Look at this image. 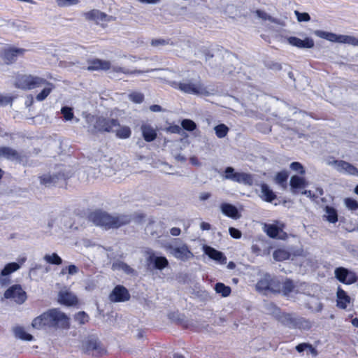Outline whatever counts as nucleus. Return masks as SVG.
<instances>
[{
    "mask_svg": "<svg viewBox=\"0 0 358 358\" xmlns=\"http://www.w3.org/2000/svg\"><path fill=\"white\" fill-rule=\"evenodd\" d=\"M90 217L94 224L106 229L117 228L130 222V217L128 215L112 216L105 212H94Z\"/></svg>",
    "mask_w": 358,
    "mask_h": 358,
    "instance_id": "obj_1",
    "label": "nucleus"
},
{
    "mask_svg": "<svg viewBox=\"0 0 358 358\" xmlns=\"http://www.w3.org/2000/svg\"><path fill=\"white\" fill-rule=\"evenodd\" d=\"M170 86L173 88L189 94L209 96L213 94V89H208L200 81L193 82L191 80H183L180 82L170 81Z\"/></svg>",
    "mask_w": 358,
    "mask_h": 358,
    "instance_id": "obj_2",
    "label": "nucleus"
},
{
    "mask_svg": "<svg viewBox=\"0 0 358 358\" xmlns=\"http://www.w3.org/2000/svg\"><path fill=\"white\" fill-rule=\"evenodd\" d=\"M163 248L176 259L187 262L194 257V254L188 245L180 238H173L163 245Z\"/></svg>",
    "mask_w": 358,
    "mask_h": 358,
    "instance_id": "obj_3",
    "label": "nucleus"
},
{
    "mask_svg": "<svg viewBox=\"0 0 358 358\" xmlns=\"http://www.w3.org/2000/svg\"><path fill=\"white\" fill-rule=\"evenodd\" d=\"M45 79L31 74L19 75L17 77L15 85L24 90H31L43 86Z\"/></svg>",
    "mask_w": 358,
    "mask_h": 358,
    "instance_id": "obj_4",
    "label": "nucleus"
},
{
    "mask_svg": "<svg viewBox=\"0 0 358 358\" xmlns=\"http://www.w3.org/2000/svg\"><path fill=\"white\" fill-rule=\"evenodd\" d=\"M314 34L317 37L326 39L331 42L344 43L358 46V38L350 35H338L334 33L324 31L322 30H315Z\"/></svg>",
    "mask_w": 358,
    "mask_h": 358,
    "instance_id": "obj_5",
    "label": "nucleus"
},
{
    "mask_svg": "<svg viewBox=\"0 0 358 358\" xmlns=\"http://www.w3.org/2000/svg\"><path fill=\"white\" fill-rule=\"evenodd\" d=\"M224 173V178L226 179L250 186L253 184V177L252 175L245 173L235 172L234 169L231 166L227 167Z\"/></svg>",
    "mask_w": 358,
    "mask_h": 358,
    "instance_id": "obj_6",
    "label": "nucleus"
},
{
    "mask_svg": "<svg viewBox=\"0 0 358 358\" xmlns=\"http://www.w3.org/2000/svg\"><path fill=\"white\" fill-rule=\"evenodd\" d=\"M52 326L55 328L66 329L69 327V318L57 308L50 310Z\"/></svg>",
    "mask_w": 358,
    "mask_h": 358,
    "instance_id": "obj_7",
    "label": "nucleus"
},
{
    "mask_svg": "<svg viewBox=\"0 0 358 358\" xmlns=\"http://www.w3.org/2000/svg\"><path fill=\"white\" fill-rule=\"evenodd\" d=\"M147 253L146 261L148 265L152 266V268L161 271L169 266V261L165 257L158 256L152 250L148 251Z\"/></svg>",
    "mask_w": 358,
    "mask_h": 358,
    "instance_id": "obj_8",
    "label": "nucleus"
},
{
    "mask_svg": "<svg viewBox=\"0 0 358 358\" xmlns=\"http://www.w3.org/2000/svg\"><path fill=\"white\" fill-rule=\"evenodd\" d=\"M335 277L341 282L351 285L357 282L358 278L355 273L344 267L336 268L334 271Z\"/></svg>",
    "mask_w": 358,
    "mask_h": 358,
    "instance_id": "obj_9",
    "label": "nucleus"
},
{
    "mask_svg": "<svg viewBox=\"0 0 358 358\" xmlns=\"http://www.w3.org/2000/svg\"><path fill=\"white\" fill-rule=\"evenodd\" d=\"M4 297L13 299L16 303L21 304L25 301L27 295L20 285H15L5 292Z\"/></svg>",
    "mask_w": 358,
    "mask_h": 358,
    "instance_id": "obj_10",
    "label": "nucleus"
},
{
    "mask_svg": "<svg viewBox=\"0 0 358 358\" xmlns=\"http://www.w3.org/2000/svg\"><path fill=\"white\" fill-rule=\"evenodd\" d=\"M275 282L268 274H265L257 283L256 288L258 291H271L272 292H279L280 286H275Z\"/></svg>",
    "mask_w": 358,
    "mask_h": 358,
    "instance_id": "obj_11",
    "label": "nucleus"
},
{
    "mask_svg": "<svg viewBox=\"0 0 358 358\" xmlns=\"http://www.w3.org/2000/svg\"><path fill=\"white\" fill-rule=\"evenodd\" d=\"M119 126V122L115 119H107L99 117L96 119L94 127L101 131L113 132L115 127Z\"/></svg>",
    "mask_w": 358,
    "mask_h": 358,
    "instance_id": "obj_12",
    "label": "nucleus"
},
{
    "mask_svg": "<svg viewBox=\"0 0 358 358\" xmlns=\"http://www.w3.org/2000/svg\"><path fill=\"white\" fill-rule=\"evenodd\" d=\"M329 164L334 166L340 173L351 176H358V169L352 164L343 160H334L329 162Z\"/></svg>",
    "mask_w": 358,
    "mask_h": 358,
    "instance_id": "obj_13",
    "label": "nucleus"
},
{
    "mask_svg": "<svg viewBox=\"0 0 358 358\" xmlns=\"http://www.w3.org/2000/svg\"><path fill=\"white\" fill-rule=\"evenodd\" d=\"M130 299L128 290L122 285H117L109 295V299L113 302H124Z\"/></svg>",
    "mask_w": 358,
    "mask_h": 358,
    "instance_id": "obj_14",
    "label": "nucleus"
},
{
    "mask_svg": "<svg viewBox=\"0 0 358 358\" xmlns=\"http://www.w3.org/2000/svg\"><path fill=\"white\" fill-rule=\"evenodd\" d=\"M20 266V264L16 262L7 264L0 273V285L2 286L7 285L10 282L9 278L7 277L19 270Z\"/></svg>",
    "mask_w": 358,
    "mask_h": 358,
    "instance_id": "obj_15",
    "label": "nucleus"
},
{
    "mask_svg": "<svg viewBox=\"0 0 358 358\" xmlns=\"http://www.w3.org/2000/svg\"><path fill=\"white\" fill-rule=\"evenodd\" d=\"M31 326L36 329L52 327L50 310L34 318L31 322Z\"/></svg>",
    "mask_w": 358,
    "mask_h": 358,
    "instance_id": "obj_16",
    "label": "nucleus"
},
{
    "mask_svg": "<svg viewBox=\"0 0 358 358\" xmlns=\"http://www.w3.org/2000/svg\"><path fill=\"white\" fill-rule=\"evenodd\" d=\"M84 15L87 20L95 21L97 24L107 22L113 19L111 16H109L99 10H92L85 13Z\"/></svg>",
    "mask_w": 358,
    "mask_h": 358,
    "instance_id": "obj_17",
    "label": "nucleus"
},
{
    "mask_svg": "<svg viewBox=\"0 0 358 358\" xmlns=\"http://www.w3.org/2000/svg\"><path fill=\"white\" fill-rule=\"evenodd\" d=\"M288 43L299 48H312L314 47V41L309 37H306L304 40H301L295 36H290L287 38Z\"/></svg>",
    "mask_w": 358,
    "mask_h": 358,
    "instance_id": "obj_18",
    "label": "nucleus"
},
{
    "mask_svg": "<svg viewBox=\"0 0 358 358\" xmlns=\"http://www.w3.org/2000/svg\"><path fill=\"white\" fill-rule=\"evenodd\" d=\"M26 51L23 48H9L4 50L3 58L7 63H12L19 57L23 56Z\"/></svg>",
    "mask_w": 358,
    "mask_h": 358,
    "instance_id": "obj_19",
    "label": "nucleus"
},
{
    "mask_svg": "<svg viewBox=\"0 0 358 358\" xmlns=\"http://www.w3.org/2000/svg\"><path fill=\"white\" fill-rule=\"evenodd\" d=\"M203 250L210 259L218 262L220 264H226L227 258L224 254L210 246H204Z\"/></svg>",
    "mask_w": 358,
    "mask_h": 358,
    "instance_id": "obj_20",
    "label": "nucleus"
},
{
    "mask_svg": "<svg viewBox=\"0 0 358 358\" xmlns=\"http://www.w3.org/2000/svg\"><path fill=\"white\" fill-rule=\"evenodd\" d=\"M58 300L59 303L66 306H73L78 303L76 296L68 291L59 292Z\"/></svg>",
    "mask_w": 358,
    "mask_h": 358,
    "instance_id": "obj_21",
    "label": "nucleus"
},
{
    "mask_svg": "<svg viewBox=\"0 0 358 358\" xmlns=\"http://www.w3.org/2000/svg\"><path fill=\"white\" fill-rule=\"evenodd\" d=\"M296 316L295 314L291 313H282L277 316V320L280 322L282 325L289 327L290 329H294L295 322H296Z\"/></svg>",
    "mask_w": 358,
    "mask_h": 358,
    "instance_id": "obj_22",
    "label": "nucleus"
},
{
    "mask_svg": "<svg viewBox=\"0 0 358 358\" xmlns=\"http://www.w3.org/2000/svg\"><path fill=\"white\" fill-rule=\"evenodd\" d=\"M220 208L223 214L232 219L237 220L241 217V215L236 207L231 204L226 203H222Z\"/></svg>",
    "mask_w": 358,
    "mask_h": 358,
    "instance_id": "obj_23",
    "label": "nucleus"
},
{
    "mask_svg": "<svg viewBox=\"0 0 358 358\" xmlns=\"http://www.w3.org/2000/svg\"><path fill=\"white\" fill-rule=\"evenodd\" d=\"M110 69V62L108 61H104L101 59H94L90 62L87 66L89 71H97V70H109Z\"/></svg>",
    "mask_w": 358,
    "mask_h": 358,
    "instance_id": "obj_24",
    "label": "nucleus"
},
{
    "mask_svg": "<svg viewBox=\"0 0 358 358\" xmlns=\"http://www.w3.org/2000/svg\"><path fill=\"white\" fill-rule=\"evenodd\" d=\"M336 296H337V306L340 308L345 309L348 306V304L350 301V296L340 287H338L337 292H336Z\"/></svg>",
    "mask_w": 358,
    "mask_h": 358,
    "instance_id": "obj_25",
    "label": "nucleus"
},
{
    "mask_svg": "<svg viewBox=\"0 0 358 358\" xmlns=\"http://www.w3.org/2000/svg\"><path fill=\"white\" fill-rule=\"evenodd\" d=\"M112 269L113 271H122L127 275H136V271L132 268L130 266L127 264L126 263L120 261H117L113 263Z\"/></svg>",
    "mask_w": 358,
    "mask_h": 358,
    "instance_id": "obj_26",
    "label": "nucleus"
},
{
    "mask_svg": "<svg viewBox=\"0 0 358 358\" xmlns=\"http://www.w3.org/2000/svg\"><path fill=\"white\" fill-rule=\"evenodd\" d=\"M154 71H168V69H149L146 71H143L141 70H134V71H129L125 68L120 67V66H113L111 69L110 73H122L124 74H141L145 72H151Z\"/></svg>",
    "mask_w": 358,
    "mask_h": 358,
    "instance_id": "obj_27",
    "label": "nucleus"
},
{
    "mask_svg": "<svg viewBox=\"0 0 358 358\" xmlns=\"http://www.w3.org/2000/svg\"><path fill=\"white\" fill-rule=\"evenodd\" d=\"M143 136L147 142L153 141L157 137L155 129L149 124H143L141 126Z\"/></svg>",
    "mask_w": 358,
    "mask_h": 358,
    "instance_id": "obj_28",
    "label": "nucleus"
},
{
    "mask_svg": "<svg viewBox=\"0 0 358 358\" xmlns=\"http://www.w3.org/2000/svg\"><path fill=\"white\" fill-rule=\"evenodd\" d=\"M42 87H43V89L36 96V100L38 101L45 100L55 88V85L45 79V83L43 84Z\"/></svg>",
    "mask_w": 358,
    "mask_h": 358,
    "instance_id": "obj_29",
    "label": "nucleus"
},
{
    "mask_svg": "<svg viewBox=\"0 0 358 358\" xmlns=\"http://www.w3.org/2000/svg\"><path fill=\"white\" fill-rule=\"evenodd\" d=\"M264 229L269 237L274 238L282 231V224L278 226L276 224H265Z\"/></svg>",
    "mask_w": 358,
    "mask_h": 358,
    "instance_id": "obj_30",
    "label": "nucleus"
},
{
    "mask_svg": "<svg viewBox=\"0 0 358 358\" xmlns=\"http://www.w3.org/2000/svg\"><path fill=\"white\" fill-rule=\"evenodd\" d=\"M261 197L266 201L271 202L276 196L268 185L263 183L261 185Z\"/></svg>",
    "mask_w": 358,
    "mask_h": 358,
    "instance_id": "obj_31",
    "label": "nucleus"
},
{
    "mask_svg": "<svg viewBox=\"0 0 358 358\" xmlns=\"http://www.w3.org/2000/svg\"><path fill=\"white\" fill-rule=\"evenodd\" d=\"M5 157L8 159L15 160L18 159L19 154L17 152L8 147L0 148V158Z\"/></svg>",
    "mask_w": 358,
    "mask_h": 358,
    "instance_id": "obj_32",
    "label": "nucleus"
},
{
    "mask_svg": "<svg viewBox=\"0 0 358 358\" xmlns=\"http://www.w3.org/2000/svg\"><path fill=\"white\" fill-rule=\"evenodd\" d=\"M14 335L16 338L24 341H31L34 337L26 332L24 329L22 327H15L13 329Z\"/></svg>",
    "mask_w": 358,
    "mask_h": 358,
    "instance_id": "obj_33",
    "label": "nucleus"
},
{
    "mask_svg": "<svg viewBox=\"0 0 358 358\" xmlns=\"http://www.w3.org/2000/svg\"><path fill=\"white\" fill-rule=\"evenodd\" d=\"M325 214L324 217L330 223H336L338 221V214L336 210L331 206H327L324 209Z\"/></svg>",
    "mask_w": 358,
    "mask_h": 358,
    "instance_id": "obj_34",
    "label": "nucleus"
},
{
    "mask_svg": "<svg viewBox=\"0 0 358 358\" xmlns=\"http://www.w3.org/2000/svg\"><path fill=\"white\" fill-rule=\"evenodd\" d=\"M290 256L291 252L282 248L275 250L273 254L274 259L278 262L287 260Z\"/></svg>",
    "mask_w": 358,
    "mask_h": 358,
    "instance_id": "obj_35",
    "label": "nucleus"
},
{
    "mask_svg": "<svg viewBox=\"0 0 358 358\" xmlns=\"http://www.w3.org/2000/svg\"><path fill=\"white\" fill-rule=\"evenodd\" d=\"M214 289L216 293L220 294L223 297L229 296L231 292L230 287L225 285L222 282L216 283Z\"/></svg>",
    "mask_w": 358,
    "mask_h": 358,
    "instance_id": "obj_36",
    "label": "nucleus"
},
{
    "mask_svg": "<svg viewBox=\"0 0 358 358\" xmlns=\"http://www.w3.org/2000/svg\"><path fill=\"white\" fill-rule=\"evenodd\" d=\"M310 327H311V323L310 321H308V320H306L303 317H299L297 315L296 316V322H295L294 329L308 330V329H310Z\"/></svg>",
    "mask_w": 358,
    "mask_h": 358,
    "instance_id": "obj_37",
    "label": "nucleus"
},
{
    "mask_svg": "<svg viewBox=\"0 0 358 358\" xmlns=\"http://www.w3.org/2000/svg\"><path fill=\"white\" fill-rule=\"evenodd\" d=\"M113 132H115L116 136L120 138H128L131 136V129L127 126L121 127L119 124L118 127H115V131Z\"/></svg>",
    "mask_w": 358,
    "mask_h": 358,
    "instance_id": "obj_38",
    "label": "nucleus"
},
{
    "mask_svg": "<svg viewBox=\"0 0 358 358\" xmlns=\"http://www.w3.org/2000/svg\"><path fill=\"white\" fill-rule=\"evenodd\" d=\"M290 186L294 189L304 187H306V180L298 176H293L290 178Z\"/></svg>",
    "mask_w": 358,
    "mask_h": 358,
    "instance_id": "obj_39",
    "label": "nucleus"
},
{
    "mask_svg": "<svg viewBox=\"0 0 358 358\" xmlns=\"http://www.w3.org/2000/svg\"><path fill=\"white\" fill-rule=\"evenodd\" d=\"M44 260L51 264L59 265L62 263V259L56 253L52 255H45L44 256Z\"/></svg>",
    "mask_w": 358,
    "mask_h": 358,
    "instance_id": "obj_40",
    "label": "nucleus"
},
{
    "mask_svg": "<svg viewBox=\"0 0 358 358\" xmlns=\"http://www.w3.org/2000/svg\"><path fill=\"white\" fill-rule=\"evenodd\" d=\"M214 129L216 136L220 138L225 137L229 131V128L224 124L216 126Z\"/></svg>",
    "mask_w": 358,
    "mask_h": 358,
    "instance_id": "obj_41",
    "label": "nucleus"
},
{
    "mask_svg": "<svg viewBox=\"0 0 358 358\" xmlns=\"http://www.w3.org/2000/svg\"><path fill=\"white\" fill-rule=\"evenodd\" d=\"M289 174L287 171L278 172L275 178V182L283 186L288 178Z\"/></svg>",
    "mask_w": 358,
    "mask_h": 358,
    "instance_id": "obj_42",
    "label": "nucleus"
},
{
    "mask_svg": "<svg viewBox=\"0 0 358 358\" xmlns=\"http://www.w3.org/2000/svg\"><path fill=\"white\" fill-rule=\"evenodd\" d=\"M150 43L152 46L156 48H159L160 46H164L166 45H173V43L170 39L164 38L152 39Z\"/></svg>",
    "mask_w": 358,
    "mask_h": 358,
    "instance_id": "obj_43",
    "label": "nucleus"
},
{
    "mask_svg": "<svg viewBox=\"0 0 358 358\" xmlns=\"http://www.w3.org/2000/svg\"><path fill=\"white\" fill-rule=\"evenodd\" d=\"M344 203L346 208L350 210H358V202L352 198H345L344 199Z\"/></svg>",
    "mask_w": 358,
    "mask_h": 358,
    "instance_id": "obj_44",
    "label": "nucleus"
},
{
    "mask_svg": "<svg viewBox=\"0 0 358 358\" xmlns=\"http://www.w3.org/2000/svg\"><path fill=\"white\" fill-rule=\"evenodd\" d=\"M294 285L293 282L289 279L286 280L282 284V292L285 295L289 294L294 289Z\"/></svg>",
    "mask_w": 358,
    "mask_h": 358,
    "instance_id": "obj_45",
    "label": "nucleus"
},
{
    "mask_svg": "<svg viewBox=\"0 0 358 358\" xmlns=\"http://www.w3.org/2000/svg\"><path fill=\"white\" fill-rule=\"evenodd\" d=\"M181 126L182 128L187 131H193L196 129V123L189 119H185L181 122Z\"/></svg>",
    "mask_w": 358,
    "mask_h": 358,
    "instance_id": "obj_46",
    "label": "nucleus"
},
{
    "mask_svg": "<svg viewBox=\"0 0 358 358\" xmlns=\"http://www.w3.org/2000/svg\"><path fill=\"white\" fill-rule=\"evenodd\" d=\"M256 14L258 16V17L264 20H268L271 22L279 24V22L277 19L272 17L271 16L268 15L266 12L257 10H256Z\"/></svg>",
    "mask_w": 358,
    "mask_h": 358,
    "instance_id": "obj_47",
    "label": "nucleus"
},
{
    "mask_svg": "<svg viewBox=\"0 0 358 358\" xmlns=\"http://www.w3.org/2000/svg\"><path fill=\"white\" fill-rule=\"evenodd\" d=\"M75 320L80 324H84L89 320V316L85 312L81 311L75 315Z\"/></svg>",
    "mask_w": 358,
    "mask_h": 358,
    "instance_id": "obj_48",
    "label": "nucleus"
},
{
    "mask_svg": "<svg viewBox=\"0 0 358 358\" xmlns=\"http://www.w3.org/2000/svg\"><path fill=\"white\" fill-rule=\"evenodd\" d=\"M129 99L134 103H141L143 101V95L141 93L133 92L129 95Z\"/></svg>",
    "mask_w": 358,
    "mask_h": 358,
    "instance_id": "obj_49",
    "label": "nucleus"
},
{
    "mask_svg": "<svg viewBox=\"0 0 358 358\" xmlns=\"http://www.w3.org/2000/svg\"><path fill=\"white\" fill-rule=\"evenodd\" d=\"M61 113L63 114L64 117L66 120H71L73 117V113L72 112V108L69 107H63L61 109Z\"/></svg>",
    "mask_w": 358,
    "mask_h": 358,
    "instance_id": "obj_50",
    "label": "nucleus"
},
{
    "mask_svg": "<svg viewBox=\"0 0 358 358\" xmlns=\"http://www.w3.org/2000/svg\"><path fill=\"white\" fill-rule=\"evenodd\" d=\"M290 169L294 171L299 173L300 174H304L305 173V169L302 164L299 162H294L291 163L290 164Z\"/></svg>",
    "mask_w": 358,
    "mask_h": 358,
    "instance_id": "obj_51",
    "label": "nucleus"
},
{
    "mask_svg": "<svg viewBox=\"0 0 358 358\" xmlns=\"http://www.w3.org/2000/svg\"><path fill=\"white\" fill-rule=\"evenodd\" d=\"M294 13L299 22H308L310 20V17L308 13H300L298 10H295Z\"/></svg>",
    "mask_w": 358,
    "mask_h": 358,
    "instance_id": "obj_52",
    "label": "nucleus"
},
{
    "mask_svg": "<svg viewBox=\"0 0 358 358\" xmlns=\"http://www.w3.org/2000/svg\"><path fill=\"white\" fill-rule=\"evenodd\" d=\"M56 1L59 6H66L76 4L79 0H56Z\"/></svg>",
    "mask_w": 358,
    "mask_h": 358,
    "instance_id": "obj_53",
    "label": "nucleus"
},
{
    "mask_svg": "<svg viewBox=\"0 0 358 358\" xmlns=\"http://www.w3.org/2000/svg\"><path fill=\"white\" fill-rule=\"evenodd\" d=\"M266 309L269 310L271 313L275 315L276 318L278 315H280L278 308L272 303L266 304Z\"/></svg>",
    "mask_w": 358,
    "mask_h": 358,
    "instance_id": "obj_54",
    "label": "nucleus"
},
{
    "mask_svg": "<svg viewBox=\"0 0 358 358\" xmlns=\"http://www.w3.org/2000/svg\"><path fill=\"white\" fill-rule=\"evenodd\" d=\"M229 232L230 236L232 238H236V239L240 238L242 235L240 230H238L236 228H234V227H229Z\"/></svg>",
    "mask_w": 358,
    "mask_h": 358,
    "instance_id": "obj_55",
    "label": "nucleus"
},
{
    "mask_svg": "<svg viewBox=\"0 0 358 358\" xmlns=\"http://www.w3.org/2000/svg\"><path fill=\"white\" fill-rule=\"evenodd\" d=\"M200 53L204 57L206 61L208 60L209 59H210L213 57V55L210 52V51L208 48H202L200 50Z\"/></svg>",
    "mask_w": 358,
    "mask_h": 358,
    "instance_id": "obj_56",
    "label": "nucleus"
},
{
    "mask_svg": "<svg viewBox=\"0 0 358 358\" xmlns=\"http://www.w3.org/2000/svg\"><path fill=\"white\" fill-rule=\"evenodd\" d=\"M13 101L12 97L8 96L0 95V106H6Z\"/></svg>",
    "mask_w": 358,
    "mask_h": 358,
    "instance_id": "obj_57",
    "label": "nucleus"
},
{
    "mask_svg": "<svg viewBox=\"0 0 358 358\" xmlns=\"http://www.w3.org/2000/svg\"><path fill=\"white\" fill-rule=\"evenodd\" d=\"M40 179H41V183H42L43 185H50L52 182H55L54 178L50 176H43L41 177Z\"/></svg>",
    "mask_w": 358,
    "mask_h": 358,
    "instance_id": "obj_58",
    "label": "nucleus"
},
{
    "mask_svg": "<svg viewBox=\"0 0 358 358\" xmlns=\"http://www.w3.org/2000/svg\"><path fill=\"white\" fill-rule=\"evenodd\" d=\"M211 196V194L210 192H201L199 195V199L201 201H204L210 199Z\"/></svg>",
    "mask_w": 358,
    "mask_h": 358,
    "instance_id": "obj_59",
    "label": "nucleus"
},
{
    "mask_svg": "<svg viewBox=\"0 0 358 358\" xmlns=\"http://www.w3.org/2000/svg\"><path fill=\"white\" fill-rule=\"evenodd\" d=\"M308 346H309L308 343H301L296 346V350L299 352H302L303 351L305 350V349L308 348Z\"/></svg>",
    "mask_w": 358,
    "mask_h": 358,
    "instance_id": "obj_60",
    "label": "nucleus"
},
{
    "mask_svg": "<svg viewBox=\"0 0 358 358\" xmlns=\"http://www.w3.org/2000/svg\"><path fill=\"white\" fill-rule=\"evenodd\" d=\"M67 269H68V273L70 275L76 274L78 271V268L75 265H70V266H69Z\"/></svg>",
    "mask_w": 358,
    "mask_h": 358,
    "instance_id": "obj_61",
    "label": "nucleus"
},
{
    "mask_svg": "<svg viewBox=\"0 0 358 358\" xmlns=\"http://www.w3.org/2000/svg\"><path fill=\"white\" fill-rule=\"evenodd\" d=\"M170 233L173 236H178L180 234L181 230L178 227H173L171 229Z\"/></svg>",
    "mask_w": 358,
    "mask_h": 358,
    "instance_id": "obj_62",
    "label": "nucleus"
},
{
    "mask_svg": "<svg viewBox=\"0 0 358 358\" xmlns=\"http://www.w3.org/2000/svg\"><path fill=\"white\" fill-rule=\"evenodd\" d=\"M182 129L181 127H180L179 126H173V127H170L169 128V131H171V133H174V134H179L180 131H181Z\"/></svg>",
    "mask_w": 358,
    "mask_h": 358,
    "instance_id": "obj_63",
    "label": "nucleus"
},
{
    "mask_svg": "<svg viewBox=\"0 0 358 358\" xmlns=\"http://www.w3.org/2000/svg\"><path fill=\"white\" fill-rule=\"evenodd\" d=\"M150 110L152 112H160L162 108L159 105L154 104L150 106Z\"/></svg>",
    "mask_w": 358,
    "mask_h": 358,
    "instance_id": "obj_64",
    "label": "nucleus"
}]
</instances>
